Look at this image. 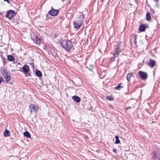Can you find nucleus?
Returning a JSON list of instances; mask_svg holds the SVG:
<instances>
[{
  "mask_svg": "<svg viewBox=\"0 0 160 160\" xmlns=\"http://www.w3.org/2000/svg\"><path fill=\"white\" fill-rule=\"evenodd\" d=\"M84 18V15L82 14L73 22L74 27L75 28L79 29L80 28L83 24Z\"/></svg>",
  "mask_w": 160,
  "mask_h": 160,
  "instance_id": "nucleus-1",
  "label": "nucleus"
},
{
  "mask_svg": "<svg viewBox=\"0 0 160 160\" xmlns=\"http://www.w3.org/2000/svg\"><path fill=\"white\" fill-rule=\"evenodd\" d=\"M62 46L66 50H69L73 47L72 42L69 40H64L61 42Z\"/></svg>",
  "mask_w": 160,
  "mask_h": 160,
  "instance_id": "nucleus-2",
  "label": "nucleus"
},
{
  "mask_svg": "<svg viewBox=\"0 0 160 160\" xmlns=\"http://www.w3.org/2000/svg\"><path fill=\"white\" fill-rule=\"evenodd\" d=\"M16 15L15 12L12 10H10L7 12L6 17L9 19H11Z\"/></svg>",
  "mask_w": 160,
  "mask_h": 160,
  "instance_id": "nucleus-3",
  "label": "nucleus"
},
{
  "mask_svg": "<svg viewBox=\"0 0 160 160\" xmlns=\"http://www.w3.org/2000/svg\"><path fill=\"white\" fill-rule=\"evenodd\" d=\"M29 108L31 110V113L32 112L37 113L38 109V107L36 106V104H30L29 106Z\"/></svg>",
  "mask_w": 160,
  "mask_h": 160,
  "instance_id": "nucleus-4",
  "label": "nucleus"
},
{
  "mask_svg": "<svg viewBox=\"0 0 160 160\" xmlns=\"http://www.w3.org/2000/svg\"><path fill=\"white\" fill-rule=\"evenodd\" d=\"M122 49L123 48L120 45H118L115 50V52L114 54V57H118L119 53L122 51Z\"/></svg>",
  "mask_w": 160,
  "mask_h": 160,
  "instance_id": "nucleus-5",
  "label": "nucleus"
},
{
  "mask_svg": "<svg viewBox=\"0 0 160 160\" xmlns=\"http://www.w3.org/2000/svg\"><path fill=\"white\" fill-rule=\"evenodd\" d=\"M158 155L157 153L155 151H153L152 153V158L153 159H155L157 157L158 160H160V150L158 151Z\"/></svg>",
  "mask_w": 160,
  "mask_h": 160,
  "instance_id": "nucleus-6",
  "label": "nucleus"
},
{
  "mask_svg": "<svg viewBox=\"0 0 160 160\" xmlns=\"http://www.w3.org/2000/svg\"><path fill=\"white\" fill-rule=\"evenodd\" d=\"M138 74L139 77L142 79H146L148 77L147 73L146 72L142 71H139Z\"/></svg>",
  "mask_w": 160,
  "mask_h": 160,
  "instance_id": "nucleus-7",
  "label": "nucleus"
},
{
  "mask_svg": "<svg viewBox=\"0 0 160 160\" xmlns=\"http://www.w3.org/2000/svg\"><path fill=\"white\" fill-rule=\"evenodd\" d=\"M58 12V10L52 8L50 11L48 12V13L49 14L51 15L52 16H55L57 15V13Z\"/></svg>",
  "mask_w": 160,
  "mask_h": 160,
  "instance_id": "nucleus-8",
  "label": "nucleus"
},
{
  "mask_svg": "<svg viewBox=\"0 0 160 160\" xmlns=\"http://www.w3.org/2000/svg\"><path fill=\"white\" fill-rule=\"evenodd\" d=\"M1 71L4 77L9 74V72L3 67H2L1 68Z\"/></svg>",
  "mask_w": 160,
  "mask_h": 160,
  "instance_id": "nucleus-9",
  "label": "nucleus"
},
{
  "mask_svg": "<svg viewBox=\"0 0 160 160\" xmlns=\"http://www.w3.org/2000/svg\"><path fill=\"white\" fill-rule=\"evenodd\" d=\"M32 39L34 42L37 44L39 45L41 43V39L40 38H38V37L37 36H34L33 37Z\"/></svg>",
  "mask_w": 160,
  "mask_h": 160,
  "instance_id": "nucleus-10",
  "label": "nucleus"
},
{
  "mask_svg": "<svg viewBox=\"0 0 160 160\" xmlns=\"http://www.w3.org/2000/svg\"><path fill=\"white\" fill-rule=\"evenodd\" d=\"M22 71L24 73H28L29 70V66L25 64L22 68Z\"/></svg>",
  "mask_w": 160,
  "mask_h": 160,
  "instance_id": "nucleus-11",
  "label": "nucleus"
},
{
  "mask_svg": "<svg viewBox=\"0 0 160 160\" xmlns=\"http://www.w3.org/2000/svg\"><path fill=\"white\" fill-rule=\"evenodd\" d=\"M4 77L5 79L6 82L7 83H12V81L11 80V77L9 75V74L5 76V77Z\"/></svg>",
  "mask_w": 160,
  "mask_h": 160,
  "instance_id": "nucleus-12",
  "label": "nucleus"
},
{
  "mask_svg": "<svg viewBox=\"0 0 160 160\" xmlns=\"http://www.w3.org/2000/svg\"><path fill=\"white\" fill-rule=\"evenodd\" d=\"M155 63L156 62L155 60L152 59H150L149 61L148 65L150 67H153L154 66Z\"/></svg>",
  "mask_w": 160,
  "mask_h": 160,
  "instance_id": "nucleus-13",
  "label": "nucleus"
},
{
  "mask_svg": "<svg viewBox=\"0 0 160 160\" xmlns=\"http://www.w3.org/2000/svg\"><path fill=\"white\" fill-rule=\"evenodd\" d=\"M146 26L145 24H142L139 26V30L141 32H143L145 31Z\"/></svg>",
  "mask_w": 160,
  "mask_h": 160,
  "instance_id": "nucleus-14",
  "label": "nucleus"
},
{
  "mask_svg": "<svg viewBox=\"0 0 160 160\" xmlns=\"http://www.w3.org/2000/svg\"><path fill=\"white\" fill-rule=\"evenodd\" d=\"M72 98L77 102H79L81 100L80 98L79 97L76 96H72Z\"/></svg>",
  "mask_w": 160,
  "mask_h": 160,
  "instance_id": "nucleus-15",
  "label": "nucleus"
},
{
  "mask_svg": "<svg viewBox=\"0 0 160 160\" xmlns=\"http://www.w3.org/2000/svg\"><path fill=\"white\" fill-rule=\"evenodd\" d=\"M123 84L122 83H119L117 87H115V89L116 90H120L122 88H123Z\"/></svg>",
  "mask_w": 160,
  "mask_h": 160,
  "instance_id": "nucleus-16",
  "label": "nucleus"
},
{
  "mask_svg": "<svg viewBox=\"0 0 160 160\" xmlns=\"http://www.w3.org/2000/svg\"><path fill=\"white\" fill-rule=\"evenodd\" d=\"M35 74L36 75L39 77H42V73L41 72L38 70H36Z\"/></svg>",
  "mask_w": 160,
  "mask_h": 160,
  "instance_id": "nucleus-17",
  "label": "nucleus"
},
{
  "mask_svg": "<svg viewBox=\"0 0 160 160\" xmlns=\"http://www.w3.org/2000/svg\"><path fill=\"white\" fill-rule=\"evenodd\" d=\"M10 132L9 130H8L7 129H6L5 131H4L3 134L4 136L7 137L9 136L10 134Z\"/></svg>",
  "mask_w": 160,
  "mask_h": 160,
  "instance_id": "nucleus-18",
  "label": "nucleus"
},
{
  "mask_svg": "<svg viewBox=\"0 0 160 160\" xmlns=\"http://www.w3.org/2000/svg\"><path fill=\"white\" fill-rule=\"evenodd\" d=\"M8 60L10 61H13L15 60L14 57L11 55H8L7 57Z\"/></svg>",
  "mask_w": 160,
  "mask_h": 160,
  "instance_id": "nucleus-19",
  "label": "nucleus"
},
{
  "mask_svg": "<svg viewBox=\"0 0 160 160\" xmlns=\"http://www.w3.org/2000/svg\"><path fill=\"white\" fill-rule=\"evenodd\" d=\"M151 18L150 13L149 12H147L146 15V19L147 21H149Z\"/></svg>",
  "mask_w": 160,
  "mask_h": 160,
  "instance_id": "nucleus-20",
  "label": "nucleus"
},
{
  "mask_svg": "<svg viewBox=\"0 0 160 160\" xmlns=\"http://www.w3.org/2000/svg\"><path fill=\"white\" fill-rule=\"evenodd\" d=\"M132 73H130L128 74L127 75V80L128 81H129L130 80L131 77L132 76Z\"/></svg>",
  "mask_w": 160,
  "mask_h": 160,
  "instance_id": "nucleus-21",
  "label": "nucleus"
},
{
  "mask_svg": "<svg viewBox=\"0 0 160 160\" xmlns=\"http://www.w3.org/2000/svg\"><path fill=\"white\" fill-rule=\"evenodd\" d=\"M24 135L27 138H30V133L28 131H25L24 132Z\"/></svg>",
  "mask_w": 160,
  "mask_h": 160,
  "instance_id": "nucleus-22",
  "label": "nucleus"
},
{
  "mask_svg": "<svg viewBox=\"0 0 160 160\" xmlns=\"http://www.w3.org/2000/svg\"><path fill=\"white\" fill-rule=\"evenodd\" d=\"M116 139L115 143L118 144L120 143V141L119 139V137L118 136H116L115 137Z\"/></svg>",
  "mask_w": 160,
  "mask_h": 160,
  "instance_id": "nucleus-23",
  "label": "nucleus"
},
{
  "mask_svg": "<svg viewBox=\"0 0 160 160\" xmlns=\"http://www.w3.org/2000/svg\"><path fill=\"white\" fill-rule=\"evenodd\" d=\"M106 98L107 99L110 101L113 100V98L112 96H108L106 97Z\"/></svg>",
  "mask_w": 160,
  "mask_h": 160,
  "instance_id": "nucleus-24",
  "label": "nucleus"
},
{
  "mask_svg": "<svg viewBox=\"0 0 160 160\" xmlns=\"http://www.w3.org/2000/svg\"><path fill=\"white\" fill-rule=\"evenodd\" d=\"M117 57H114V55H113V57L111 58L110 59V60L111 62H113V61H114L115 60V58Z\"/></svg>",
  "mask_w": 160,
  "mask_h": 160,
  "instance_id": "nucleus-25",
  "label": "nucleus"
},
{
  "mask_svg": "<svg viewBox=\"0 0 160 160\" xmlns=\"http://www.w3.org/2000/svg\"><path fill=\"white\" fill-rule=\"evenodd\" d=\"M134 42L135 44H136L137 43L136 39H137V36L136 35H134Z\"/></svg>",
  "mask_w": 160,
  "mask_h": 160,
  "instance_id": "nucleus-26",
  "label": "nucleus"
},
{
  "mask_svg": "<svg viewBox=\"0 0 160 160\" xmlns=\"http://www.w3.org/2000/svg\"><path fill=\"white\" fill-rule=\"evenodd\" d=\"M4 80L2 77H0V84H1L2 81H4Z\"/></svg>",
  "mask_w": 160,
  "mask_h": 160,
  "instance_id": "nucleus-27",
  "label": "nucleus"
},
{
  "mask_svg": "<svg viewBox=\"0 0 160 160\" xmlns=\"http://www.w3.org/2000/svg\"><path fill=\"white\" fill-rule=\"evenodd\" d=\"M112 151H113V152H115V153H116V152H117L116 150V149H115V148H113V149H112Z\"/></svg>",
  "mask_w": 160,
  "mask_h": 160,
  "instance_id": "nucleus-28",
  "label": "nucleus"
},
{
  "mask_svg": "<svg viewBox=\"0 0 160 160\" xmlns=\"http://www.w3.org/2000/svg\"><path fill=\"white\" fill-rule=\"evenodd\" d=\"M5 1H7L8 3H9V0H4Z\"/></svg>",
  "mask_w": 160,
  "mask_h": 160,
  "instance_id": "nucleus-29",
  "label": "nucleus"
},
{
  "mask_svg": "<svg viewBox=\"0 0 160 160\" xmlns=\"http://www.w3.org/2000/svg\"><path fill=\"white\" fill-rule=\"evenodd\" d=\"M151 10H152V11H153V13H154L155 12H154V10H152V9H151Z\"/></svg>",
  "mask_w": 160,
  "mask_h": 160,
  "instance_id": "nucleus-30",
  "label": "nucleus"
},
{
  "mask_svg": "<svg viewBox=\"0 0 160 160\" xmlns=\"http://www.w3.org/2000/svg\"><path fill=\"white\" fill-rule=\"evenodd\" d=\"M156 6H157V7L158 8V5L157 4H156Z\"/></svg>",
  "mask_w": 160,
  "mask_h": 160,
  "instance_id": "nucleus-31",
  "label": "nucleus"
},
{
  "mask_svg": "<svg viewBox=\"0 0 160 160\" xmlns=\"http://www.w3.org/2000/svg\"><path fill=\"white\" fill-rule=\"evenodd\" d=\"M2 14V13L1 12H0V15H1Z\"/></svg>",
  "mask_w": 160,
  "mask_h": 160,
  "instance_id": "nucleus-32",
  "label": "nucleus"
},
{
  "mask_svg": "<svg viewBox=\"0 0 160 160\" xmlns=\"http://www.w3.org/2000/svg\"><path fill=\"white\" fill-rule=\"evenodd\" d=\"M89 70L91 71H92L91 69H89Z\"/></svg>",
  "mask_w": 160,
  "mask_h": 160,
  "instance_id": "nucleus-33",
  "label": "nucleus"
},
{
  "mask_svg": "<svg viewBox=\"0 0 160 160\" xmlns=\"http://www.w3.org/2000/svg\"><path fill=\"white\" fill-rule=\"evenodd\" d=\"M92 68H93V66H92Z\"/></svg>",
  "mask_w": 160,
  "mask_h": 160,
  "instance_id": "nucleus-34",
  "label": "nucleus"
}]
</instances>
